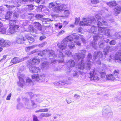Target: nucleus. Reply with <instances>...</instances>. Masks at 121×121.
<instances>
[{"label": "nucleus", "mask_w": 121, "mask_h": 121, "mask_svg": "<svg viewBox=\"0 0 121 121\" xmlns=\"http://www.w3.org/2000/svg\"><path fill=\"white\" fill-rule=\"evenodd\" d=\"M92 55L90 53L88 54L87 57V60L84 65L83 64L79 63L76 67V69L73 73V76L75 78H77L78 75L82 73V70L84 69L85 66L87 70H89L91 68V63L94 62L93 60L92 59Z\"/></svg>", "instance_id": "obj_1"}, {"label": "nucleus", "mask_w": 121, "mask_h": 121, "mask_svg": "<svg viewBox=\"0 0 121 121\" xmlns=\"http://www.w3.org/2000/svg\"><path fill=\"white\" fill-rule=\"evenodd\" d=\"M103 68H101L99 72L95 71L94 69L91 70L89 73L91 80L96 81L99 80L100 77L103 78L105 77L106 75L105 70L106 68V65H102Z\"/></svg>", "instance_id": "obj_2"}, {"label": "nucleus", "mask_w": 121, "mask_h": 121, "mask_svg": "<svg viewBox=\"0 0 121 121\" xmlns=\"http://www.w3.org/2000/svg\"><path fill=\"white\" fill-rule=\"evenodd\" d=\"M68 7V5L62 4L61 2L58 0L49 3V9L57 13H60Z\"/></svg>", "instance_id": "obj_3"}, {"label": "nucleus", "mask_w": 121, "mask_h": 121, "mask_svg": "<svg viewBox=\"0 0 121 121\" xmlns=\"http://www.w3.org/2000/svg\"><path fill=\"white\" fill-rule=\"evenodd\" d=\"M104 12L108 11V10L107 9L104 8ZM104 13V10H101L99 13V16L100 17L99 18V21L98 22L97 25L98 26H101L102 25H107L108 24L106 22V20H107V21L108 20L111 22H112L114 21V18L112 17L110 15H109L108 14H107L105 15V17L102 16V15L103 14V13Z\"/></svg>", "instance_id": "obj_4"}, {"label": "nucleus", "mask_w": 121, "mask_h": 121, "mask_svg": "<svg viewBox=\"0 0 121 121\" xmlns=\"http://www.w3.org/2000/svg\"><path fill=\"white\" fill-rule=\"evenodd\" d=\"M57 46L61 50V51L59 50V49L57 50V53L58 54V55H55V52L53 50V51L54 52V54L56 55V57H54L52 56H52L54 57H58L60 58L59 59H58L57 61L58 62L61 63H63L64 62V55L63 54L61 50H65L67 46L66 43V42H65L64 41L63 39L62 41L58 43ZM50 50L51 51L52 50Z\"/></svg>", "instance_id": "obj_5"}, {"label": "nucleus", "mask_w": 121, "mask_h": 121, "mask_svg": "<svg viewBox=\"0 0 121 121\" xmlns=\"http://www.w3.org/2000/svg\"><path fill=\"white\" fill-rule=\"evenodd\" d=\"M40 60L38 57L36 56L33 58L31 61L28 62L27 67L29 68L30 71L31 73H37L40 72V69L39 67H36L33 65V63L38 64L39 63Z\"/></svg>", "instance_id": "obj_6"}, {"label": "nucleus", "mask_w": 121, "mask_h": 121, "mask_svg": "<svg viewBox=\"0 0 121 121\" xmlns=\"http://www.w3.org/2000/svg\"><path fill=\"white\" fill-rule=\"evenodd\" d=\"M28 94L31 98V102L32 105L34 108H36L37 106L34 101L35 100L36 101L39 103H41L43 100L42 99L43 96L39 95H34L32 92H29Z\"/></svg>", "instance_id": "obj_7"}, {"label": "nucleus", "mask_w": 121, "mask_h": 121, "mask_svg": "<svg viewBox=\"0 0 121 121\" xmlns=\"http://www.w3.org/2000/svg\"><path fill=\"white\" fill-rule=\"evenodd\" d=\"M98 27V30H97V32L96 33V35L98 37V39L99 38H101L102 39L103 38V36L104 35L110 37V30L106 28H103L101 27Z\"/></svg>", "instance_id": "obj_8"}, {"label": "nucleus", "mask_w": 121, "mask_h": 121, "mask_svg": "<svg viewBox=\"0 0 121 121\" xmlns=\"http://www.w3.org/2000/svg\"><path fill=\"white\" fill-rule=\"evenodd\" d=\"M37 52V55L39 56H42L45 54H48L49 56H52L56 57V55L54 53V52L52 50H46L43 51L38 49L34 50L29 53V54H32L35 53Z\"/></svg>", "instance_id": "obj_9"}, {"label": "nucleus", "mask_w": 121, "mask_h": 121, "mask_svg": "<svg viewBox=\"0 0 121 121\" xmlns=\"http://www.w3.org/2000/svg\"><path fill=\"white\" fill-rule=\"evenodd\" d=\"M92 25L90 28L91 32L90 33H93L94 34L93 35L94 42L91 43V45L95 49H96L97 48V44L96 41L98 39V37L96 35V33L98 30V27L94 26L92 24L91 25Z\"/></svg>", "instance_id": "obj_10"}, {"label": "nucleus", "mask_w": 121, "mask_h": 121, "mask_svg": "<svg viewBox=\"0 0 121 121\" xmlns=\"http://www.w3.org/2000/svg\"><path fill=\"white\" fill-rule=\"evenodd\" d=\"M100 17L99 14H98L95 15L94 17H91L90 18H83L82 20L83 21L86 23V25L90 26H91L92 24L96 23L97 20L98 22Z\"/></svg>", "instance_id": "obj_11"}, {"label": "nucleus", "mask_w": 121, "mask_h": 121, "mask_svg": "<svg viewBox=\"0 0 121 121\" xmlns=\"http://www.w3.org/2000/svg\"><path fill=\"white\" fill-rule=\"evenodd\" d=\"M43 15L40 14H36L35 16L37 19L40 20L42 22L43 26L46 28H48L51 27L50 21H52L55 20H51L48 18H43Z\"/></svg>", "instance_id": "obj_12"}, {"label": "nucleus", "mask_w": 121, "mask_h": 121, "mask_svg": "<svg viewBox=\"0 0 121 121\" xmlns=\"http://www.w3.org/2000/svg\"><path fill=\"white\" fill-rule=\"evenodd\" d=\"M18 21L16 20H10L9 21V24H10V27L7 30L8 34L10 35L16 31L19 28V26L17 25H15Z\"/></svg>", "instance_id": "obj_13"}, {"label": "nucleus", "mask_w": 121, "mask_h": 121, "mask_svg": "<svg viewBox=\"0 0 121 121\" xmlns=\"http://www.w3.org/2000/svg\"><path fill=\"white\" fill-rule=\"evenodd\" d=\"M86 52V51L85 50H81V53H75L73 56L74 59L78 61H81L80 63V64H83V59L85 56Z\"/></svg>", "instance_id": "obj_14"}, {"label": "nucleus", "mask_w": 121, "mask_h": 121, "mask_svg": "<svg viewBox=\"0 0 121 121\" xmlns=\"http://www.w3.org/2000/svg\"><path fill=\"white\" fill-rule=\"evenodd\" d=\"M73 36L70 35L64 39V41L66 43L67 46L70 49H74L75 47L74 42L73 41Z\"/></svg>", "instance_id": "obj_15"}, {"label": "nucleus", "mask_w": 121, "mask_h": 121, "mask_svg": "<svg viewBox=\"0 0 121 121\" xmlns=\"http://www.w3.org/2000/svg\"><path fill=\"white\" fill-rule=\"evenodd\" d=\"M120 50L116 52L115 54H112L110 55V58L115 60L116 62H120L121 61V45Z\"/></svg>", "instance_id": "obj_16"}, {"label": "nucleus", "mask_w": 121, "mask_h": 121, "mask_svg": "<svg viewBox=\"0 0 121 121\" xmlns=\"http://www.w3.org/2000/svg\"><path fill=\"white\" fill-rule=\"evenodd\" d=\"M45 75L43 74L42 75L38 74H34L32 76L33 80L35 81L42 82L45 81Z\"/></svg>", "instance_id": "obj_17"}, {"label": "nucleus", "mask_w": 121, "mask_h": 121, "mask_svg": "<svg viewBox=\"0 0 121 121\" xmlns=\"http://www.w3.org/2000/svg\"><path fill=\"white\" fill-rule=\"evenodd\" d=\"M21 71L19 70L17 74L18 77L19 79V81L18 82L17 84L19 86H20L22 87L23 86L24 81L23 79V78H24L25 75L24 74H23L21 73Z\"/></svg>", "instance_id": "obj_18"}, {"label": "nucleus", "mask_w": 121, "mask_h": 121, "mask_svg": "<svg viewBox=\"0 0 121 121\" xmlns=\"http://www.w3.org/2000/svg\"><path fill=\"white\" fill-rule=\"evenodd\" d=\"M75 62L73 60L71 59L67 60L66 65L67 66L68 68L66 71L67 72L71 71L72 70V68L74 66Z\"/></svg>", "instance_id": "obj_19"}, {"label": "nucleus", "mask_w": 121, "mask_h": 121, "mask_svg": "<svg viewBox=\"0 0 121 121\" xmlns=\"http://www.w3.org/2000/svg\"><path fill=\"white\" fill-rule=\"evenodd\" d=\"M11 42L9 40H5L3 39H0V45L2 47H5L10 45Z\"/></svg>", "instance_id": "obj_20"}, {"label": "nucleus", "mask_w": 121, "mask_h": 121, "mask_svg": "<svg viewBox=\"0 0 121 121\" xmlns=\"http://www.w3.org/2000/svg\"><path fill=\"white\" fill-rule=\"evenodd\" d=\"M27 57H26L24 58L20 59L18 57H16L12 59L11 62L13 63V64H16L26 60Z\"/></svg>", "instance_id": "obj_21"}, {"label": "nucleus", "mask_w": 121, "mask_h": 121, "mask_svg": "<svg viewBox=\"0 0 121 121\" xmlns=\"http://www.w3.org/2000/svg\"><path fill=\"white\" fill-rule=\"evenodd\" d=\"M115 49V48L113 47L109 46L106 47L104 48V54L105 55H107L109 52L113 51Z\"/></svg>", "instance_id": "obj_22"}, {"label": "nucleus", "mask_w": 121, "mask_h": 121, "mask_svg": "<svg viewBox=\"0 0 121 121\" xmlns=\"http://www.w3.org/2000/svg\"><path fill=\"white\" fill-rule=\"evenodd\" d=\"M103 56V54L100 51L95 52L94 53L93 56L94 60L99 58L101 59Z\"/></svg>", "instance_id": "obj_23"}, {"label": "nucleus", "mask_w": 121, "mask_h": 121, "mask_svg": "<svg viewBox=\"0 0 121 121\" xmlns=\"http://www.w3.org/2000/svg\"><path fill=\"white\" fill-rule=\"evenodd\" d=\"M26 39L22 36L20 35L17 36L16 40V42L18 43H24Z\"/></svg>", "instance_id": "obj_24"}, {"label": "nucleus", "mask_w": 121, "mask_h": 121, "mask_svg": "<svg viewBox=\"0 0 121 121\" xmlns=\"http://www.w3.org/2000/svg\"><path fill=\"white\" fill-rule=\"evenodd\" d=\"M41 68L43 71H45L49 68L48 62L46 61L42 63L41 65Z\"/></svg>", "instance_id": "obj_25"}, {"label": "nucleus", "mask_w": 121, "mask_h": 121, "mask_svg": "<svg viewBox=\"0 0 121 121\" xmlns=\"http://www.w3.org/2000/svg\"><path fill=\"white\" fill-rule=\"evenodd\" d=\"M16 2H14V4L13 5H4V6H5L9 10H12L13 9V8H14L15 6L16 5V3H17V6H19L20 5L21 3V2H17L16 1Z\"/></svg>", "instance_id": "obj_26"}, {"label": "nucleus", "mask_w": 121, "mask_h": 121, "mask_svg": "<svg viewBox=\"0 0 121 121\" xmlns=\"http://www.w3.org/2000/svg\"><path fill=\"white\" fill-rule=\"evenodd\" d=\"M106 78L107 79L111 81L118 80L119 79L118 77H115L112 74L107 75Z\"/></svg>", "instance_id": "obj_27"}, {"label": "nucleus", "mask_w": 121, "mask_h": 121, "mask_svg": "<svg viewBox=\"0 0 121 121\" xmlns=\"http://www.w3.org/2000/svg\"><path fill=\"white\" fill-rule=\"evenodd\" d=\"M112 111L109 108H103L102 112V114L103 115L105 116L106 114L109 113H111Z\"/></svg>", "instance_id": "obj_28"}, {"label": "nucleus", "mask_w": 121, "mask_h": 121, "mask_svg": "<svg viewBox=\"0 0 121 121\" xmlns=\"http://www.w3.org/2000/svg\"><path fill=\"white\" fill-rule=\"evenodd\" d=\"M107 4L110 7L116 6L117 5V3L115 0L110 1L107 3Z\"/></svg>", "instance_id": "obj_29"}, {"label": "nucleus", "mask_w": 121, "mask_h": 121, "mask_svg": "<svg viewBox=\"0 0 121 121\" xmlns=\"http://www.w3.org/2000/svg\"><path fill=\"white\" fill-rule=\"evenodd\" d=\"M34 25L35 27L39 31H40L42 30L41 25L39 22H35L34 23Z\"/></svg>", "instance_id": "obj_30"}, {"label": "nucleus", "mask_w": 121, "mask_h": 121, "mask_svg": "<svg viewBox=\"0 0 121 121\" xmlns=\"http://www.w3.org/2000/svg\"><path fill=\"white\" fill-rule=\"evenodd\" d=\"M28 31L30 32H34L36 33V29L33 27V26L32 25H29V26Z\"/></svg>", "instance_id": "obj_31"}, {"label": "nucleus", "mask_w": 121, "mask_h": 121, "mask_svg": "<svg viewBox=\"0 0 121 121\" xmlns=\"http://www.w3.org/2000/svg\"><path fill=\"white\" fill-rule=\"evenodd\" d=\"M26 37L27 38V40L29 42V43H32L35 41V39L34 38L32 37H31L30 36H28L26 35Z\"/></svg>", "instance_id": "obj_32"}, {"label": "nucleus", "mask_w": 121, "mask_h": 121, "mask_svg": "<svg viewBox=\"0 0 121 121\" xmlns=\"http://www.w3.org/2000/svg\"><path fill=\"white\" fill-rule=\"evenodd\" d=\"M29 21L27 20H23L21 21L20 22V24L22 25L21 26L23 27L24 26L28 25Z\"/></svg>", "instance_id": "obj_33"}, {"label": "nucleus", "mask_w": 121, "mask_h": 121, "mask_svg": "<svg viewBox=\"0 0 121 121\" xmlns=\"http://www.w3.org/2000/svg\"><path fill=\"white\" fill-rule=\"evenodd\" d=\"M121 8L120 6H117L114 9L115 13L116 15L119 14L121 12Z\"/></svg>", "instance_id": "obj_34"}, {"label": "nucleus", "mask_w": 121, "mask_h": 121, "mask_svg": "<svg viewBox=\"0 0 121 121\" xmlns=\"http://www.w3.org/2000/svg\"><path fill=\"white\" fill-rule=\"evenodd\" d=\"M12 13V12L10 11H9L7 12L6 15L5 19L6 20L9 19L11 17V16Z\"/></svg>", "instance_id": "obj_35"}, {"label": "nucleus", "mask_w": 121, "mask_h": 121, "mask_svg": "<svg viewBox=\"0 0 121 121\" xmlns=\"http://www.w3.org/2000/svg\"><path fill=\"white\" fill-rule=\"evenodd\" d=\"M99 47L101 48H103L104 47L106 46V44L103 40L102 41L100 42L99 43Z\"/></svg>", "instance_id": "obj_36"}, {"label": "nucleus", "mask_w": 121, "mask_h": 121, "mask_svg": "<svg viewBox=\"0 0 121 121\" xmlns=\"http://www.w3.org/2000/svg\"><path fill=\"white\" fill-rule=\"evenodd\" d=\"M65 54L69 56V57H71L73 56H73L74 55H73L72 53L70 52V50H66L65 52Z\"/></svg>", "instance_id": "obj_37"}, {"label": "nucleus", "mask_w": 121, "mask_h": 121, "mask_svg": "<svg viewBox=\"0 0 121 121\" xmlns=\"http://www.w3.org/2000/svg\"><path fill=\"white\" fill-rule=\"evenodd\" d=\"M37 46V45H33L30 46L28 47H26L25 48V50L26 52H29L30 50L32 49V48H34L35 47Z\"/></svg>", "instance_id": "obj_38"}, {"label": "nucleus", "mask_w": 121, "mask_h": 121, "mask_svg": "<svg viewBox=\"0 0 121 121\" xmlns=\"http://www.w3.org/2000/svg\"><path fill=\"white\" fill-rule=\"evenodd\" d=\"M59 83V84H61V85H65V84L69 85L71 84V82L70 80L68 79V80L66 81L65 82V81L64 82L60 81Z\"/></svg>", "instance_id": "obj_39"}, {"label": "nucleus", "mask_w": 121, "mask_h": 121, "mask_svg": "<svg viewBox=\"0 0 121 121\" xmlns=\"http://www.w3.org/2000/svg\"><path fill=\"white\" fill-rule=\"evenodd\" d=\"M26 82L29 83L30 85H32L33 84V82H32L31 79L28 78H27L26 79Z\"/></svg>", "instance_id": "obj_40"}, {"label": "nucleus", "mask_w": 121, "mask_h": 121, "mask_svg": "<svg viewBox=\"0 0 121 121\" xmlns=\"http://www.w3.org/2000/svg\"><path fill=\"white\" fill-rule=\"evenodd\" d=\"M119 70L117 69L115 70L113 72V75L114 76L116 77H118V75L119 73Z\"/></svg>", "instance_id": "obj_41"}, {"label": "nucleus", "mask_w": 121, "mask_h": 121, "mask_svg": "<svg viewBox=\"0 0 121 121\" xmlns=\"http://www.w3.org/2000/svg\"><path fill=\"white\" fill-rule=\"evenodd\" d=\"M6 29L3 26L0 28V33H4L6 32Z\"/></svg>", "instance_id": "obj_42"}, {"label": "nucleus", "mask_w": 121, "mask_h": 121, "mask_svg": "<svg viewBox=\"0 0 121 121\" xmlns=\"http://www.w3.org/2000/svg\"><path fill=\"white\" fill-rule=\"evenodd\" d=\"M49 59L51 60V63L52 64H54L57 62V60L54 58H49Z\"/></svg>", "instance_id": "obj_43"}, {"label": "nucleus", "mask_w": 121, "mask_h": 121, "mask_svg": "<svg viewBox=\"0 0 121 121\" xmlns=\"http://www.w3.org/2000/svg\"><path fill=\"white\" fill-rule=\"evenodd\" d=\"M23 100L25 101V105L29 106L30 105L29 104V100L26 98H24Z\"/></svg>", "instance_id": "obj_44"}, {"label": "nucleus", "mask_w": 121, "mask_h": 121, "mask_svg": "<svg viewBox=\"0 0 121 121\" xmlns=\"http://www.w3.org/2000/svg\"><path fill=\"white\" fill-rule=\"evenodd\" d=\"M18 12L17 11V12L15 11L13 13V17L15 18H17L19 16Z\"/></svg>", "instance_id": "obj_45"}, {"label": "nucleus", "mask_w": 121, "mask_h": 121, "mask_svg": "<svg viewBox=\"0 0 121 121\" xmlns=\"http://www.w3.org/2000/svg\"><path fill=\"white\" fill-rule=\"evenodd\" d=\"M47 44V43L46 42H43L41 44H39L38 45V46L39 48L42 47L44 46L45 45ZM38 45H37V46Z\"/></svg>", "instance_id": "obj_46"}, {"label": "nucleus", "mask_w": 121, "mask_h": 121, "mask_svg": "<svg viewBox=\"0 0 121 121\" xmlns=\"http://www.w3.org/2000/svg\"><path fill=\"white\" fill-rule=\"evenodd\" d=\"M121 33H116L115 34L116 36L115 39H120L121 38Z\"/></svg>", "instance_id": "obj_47"}, {"label": "nucleus", "mask_w": 121, "mask_h": 121, "mask_svg": "<svg viewBox=\"0 0 121 121\" xmlns=\"http://www.w3.org/2000/svg\"><path fill=\"white\" fill-rule=\"evenodd\" d=\"M53 70L54 71H59L62 70L61 67L58 66L54 68H52Z\"/></svg>", "instance_id": "obj_48"}, {"label": "nucleus", "mask_w": 121, "mask_h": 121, "mask_svg": "<svg viewBox=\"0 0 121 121\" xmlns=\"http://www.w3.org/2000/svg\"><path fill=\"white\" fill-rule=\"evenodd\" d=\"M76 34H73V35L74 36V39L75 40V41H78V40L79 39V37L78 35H75Z\"/></svg>", "instance_id": "obj_49"}, {"label": "nucleus", "mask_w": 121, "mask_h": 121, "mask_svg": "<svg viewBox=\"0 0 121 121\" xmlns=\"http://www.w3.org/2000/svg\"><path fill=\"white\" fill-rule=\"evenodd\" d=\"M27 16L29 19H30L32 17H33L34 15L32 13H30L28 14Z\"/></svg>", "instance_id": "obj_50"}, {"label": "nucleus", "mask_w": 121, "mask_h": 121, "mask_svg": "<svg viewBox=\"0 0 121 121\" xmlns=\"http://www.w3.org/2000/svg\"><path fill=\"white\" fill-rule=\"evenodd\" d=\"M55 27L58 26V28L59 29H61L62 27L63 26L62 25H60V23H57L55 24Z\"/></svg>", "instance_id": "obj_51"}, {"label": "nucleus", "mask_w": 121, "mask_h": 121, "mask_svg": "<svg viewBox=\"0 0 121 121\" xmlns=\"http://www.w3.org/2000/svg\"><path fill=\"white\" fill-rule=\"evenodd\" d=\"M64 13L65 16L67 17L69 13V10H65Z\"/></svg>", "instance_id": "obj_52"}, {"label": "nucleus", "mask_w": 121, "mask_h": 121, "mask_svg": "<svg viewBox=\"0 0 121 121\" xmlns=\"http://www.w3.org/2000/svg\"><path fill=\"white\" fill-rule=\"evenodd\" d=\"M28 6V8L29 9H30V10H32L33 7V5L32 4H27V5Z\"/></svg>", "instance_id": "obj_53"}, {"label": "nucleus", "mask_w": 121, "mask_h": 121, "mask_svg": "<svg viewBox=\"0 0 121 121\" xmlns=\"http://www.w3.org/2000/svg\"><path fill=\"white\" fill-rule=\"evenodd\" d=\"M91 3L93 4H96L99 3L98 0H91Z\"/></svg>", "instance_id": "obj_54"}, {"label": "nucleus", "mask_w": 121, "mask_h": 121, "mask_svg": "<svg viewBox=\"0 0 121 121\" xmlns=\"http://www.w3.org/2000/svg\"><path fill=\"white\" fill-rule=\"evenodd\" d=\"M34 0H22V3L23 2H32L33 1H34Z\"/></svg>", "instance_id": "obj_55"}, {"label": "nucleus", "mask_w": 121, "mask_h": 121, "mask_svg": "<svg viewBox=\"0 0 121 121\" xmlns=\"http://www.w3.org/2000/svg\"><path fill=\"white\" fill-rule=\"evenodd\" d=\"M109 44L111 45H114L116 44V42L114 40H113L110 42Z\"/></svg>", "instance_id": "obj_56"}, {"label": "nucleus", "mask_w": 121, "mask_h": 121, "mask_svg": "<svg viewBox=\"0 0 121 121\" xmlns=\"http://www.w3.org/2000/svg\"><path fill=\"white\" fill-rule=\"evenodd\" d=\"M79 19L77 17L75 18V25H77L78 24L79 22Z\"/></svg>", "instance_id": "obj_57"}, {"label": "nucleus", "mask_w": 121, "mask_h": 121, "mask_svg": "<svg viewBox=\"0 0 121 121\" xmlns=\"http://www.w3.org/2000/svg\"><path fill=\"white\" fill-rule=\"evenodd\" d=\"M81 39L82 42L84 43H85L86 42V41L84 39L83 37L82 36H81L80 38Z\"/></svg>", "instance_id": "obj_58"}, {"label": "nucleus", "mask_w": 121, "mask_h": 121, "mask_svg": "<svg viewBox=\"0 0 121 121\" xmlns=\"http://www.w3.org/2000/svg\"><path fill=\"white\" fill-rule=\"evenodd\" d=\"M22 104L21 103H19L17 105V108L19 109L22 107Z\"/></svg>", "instance_id": "obj_59"}, {"label": "nucleus", "mask_w": 121, "mask_h": 121, "mask_svg": "<svg viewBox=\"0 0 121 121\" xmlns=\"http://www.w3.org/2000/svg\"><path fill=\"white\" fill-rule=\"evenodd\" d=\"M74 43H76V44L78 46H80L81 45V42L78 41H74Z\"/></svg>", "instance_id": "obj_60"}, {"label": "nucleus", "mask_w": 121, "mask_h": 121, "mask_svg": "<svg viewBox=\"0 0 121 121\" xmlns=\"http://www.w3.org/2000/svg\"><path fill=\"white\" fill-rule=\"evenodd\" d=\"M65 33V31L64 30H62L60 31L58 33L59 35H61Z\"/></svg>", "instance_id": "obj_61"}, {"label": "nucleus", "mask_w": 121, "mask_h": 121, "mask_svg": "<svg viewBox=\"0 0 121 121\" xmlns=\"http://www.w3.org/2000/svg\"><path fill=\"white\" fill-rule=\"evenodd\" d=\"M85 24L86 23L84 22L83 21H81L80 23H79L80 25L81 26H82L86 25H85Z\"/></svg>", "instance_id": "obj_62"}, {"label": "nucleus", "mask_w": 121, "mask_h": 121, "mask_svg": "<svg viewBox=\"0 0 121 121\" xmlns=\"http://www.w3.org/2000/svg\"><path fill=\"white\" fill-rule=\"evenodd\" d=\"M12 94L11 93H10L7 96L6 98V100H9L10 99V97H11Z\"/></svg>", "instance_id": "obj_63"}, {"label": "nucleus", "mask_w": 121, "mask_h": 121, "mask_svg": "<svg viewBox=\"0 0 121 121\" xmlns=\"http://www.w3.org/2000/svg\"><path fill=\"white\" fill-rule=\"evenodd\" d=\"M46 38V36L44 35H43L40 36V37L39 40H42L43 39Z\"/></svg>", "instance_id": "obj_64"}]
</instances>
